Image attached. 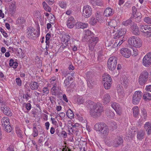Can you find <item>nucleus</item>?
I'll use <instances>...</instances> for the list:
<instances>
[{
	"mask_svg": "<svg viewBox=\"0 0 151 151\" xmlns=\"http://www.w3.org/2000/svg\"><path fill=\"white\" fill-rule=\"evenodd\" d=\"M9 65L10 66H13V68L15 69L17 67L18 63L16 61H14L13 59H11L10 60Z\"/></svg>",
	"mask_w": 151,
	"mask_h": 151,
	"instance_id": "35",
	"label": "nucleus"
},
{
	"mask_svg": "<svg viewBox=\"0 0 151 151\" xmlns=\"http://www.w3.org/2000/svg\"><path fill=\"white\" fill-rule=\"evenodd\" d=\"M128 43L131 45L138 48L140 47L142 44L139 38L134 36L129 38Z\"/></svg>",
	"mask_w": 151,
	"mask_h": 151,
	"instance_id": "4",
	"label": "nucleus"
},
{
	"mask_svg": "<svg viewBox=\"0 0 151 151\" xmlns=\"http://www.w3.org/2000/svg\"><path fill=\"white\" fill-rule=\"evenodd\" d=\"M110 126L113 130L116 129L117 128V124L114 121L111 122L110 123Z\"/></svg>",
	"mask_w": 151,
	"mask_h": 151,
	"instance_id": "50",
	"label": "nucleus"
},
{
	"mask_svg": "<svg viewBox=\"0 0 151 151\" xmlns=\"http://www.w3.org/2000/svg\"><path fill=\"white\" fill-rule=\"evenodd\" d=\"M1 105V109L3 111L4 113L6 115L9 116H11L12 115V113L11 110V109L6 105Z\"/></svg>",
	"mask_w": 151,
	"mask_h": 151,
	"instance_id": "13",
	"label": "nucleus"
},
{
	"mask_svg": "<svg viewBox=\"0 0 151 151\" xmlns=\"http://www.w3.org/2000/svg\"><path fill=\"white\" fill-rule=\"evenodd\" d=\"M0 31L2 33L4 37H7L8 35L7 33L2 28L0 27Z\"/></svg>",
	"mask_w": 151,
	"mask_h": 151,
	"instance_id": "62",
	"label": "nucleus"
},
{
	"mask_svg": "<svg viewBox=\"0 0 151 151\" xmlns=\"http://www.w3.org/2000/svg\"><path fill=\"white\" fill-rule=\"evenodd\" d=\"M146 57H144L142 60V64L145 66L148 67L151 64V60H149L148 59L146 58Z\"/></svg>",
	"mask_w": 151,
	"mask_h": 151,
	"instance_id": "32",
	"label": "nucleus"
},
{
	"mask_svg": "<svg viewBox=\"0 0 151 151\" xmlns=\"http://www.w3.org/2000/svg\"><path fill=\"white\" fill-rule=\"evenodd\" d=\"M66 115L68 118L72 119L74 117V115L73 111L70 109H68L66 112Z\"/></svg>",
	"mask_w": 151,
	"mask_h": 151,
	"instance_id": "44",
	"label": "nucleus"
},
{
	"mask_svg": "<svg viewBox=\"0 0 151 151\" xmlns=\"http://www.w3.org/2000/svg\"><path fill=\"white\" fill-rule=\"evenodd\" d=\"M39 85L37 82L34 81L33 83H31L30 86V88L32 90H37L39 87Z\"/></svg>",
	"mask_w": 151,
	"mask_h": 151,
	"instance_id": "37",
	"label": "nucleus"
},
{
	"mask_svg": "<svg viewBox=\"0 0 151 151\" xmlns=\"http://www.w3.org/2000/svg\"><path fill=\"white\" fill-rule=\"evenodd\" d=\"M99 40V37H97L91 36L89 42V49L92 50Z\"/></svg>",
	"mask_w": 151,
	"mask_h": 151,
	"instance_id": "10",
	"label": "nucleus"
},
{
	"mask_svg": "<svg viewBox=\"0 0 151 151\" xmlns=\"http://www.w3.org/2000/svg\"><path fill=\"white\" fill-rule=\"evenodd\" d=\"M120 52L123 57L126 58L129 57L131 55V51L127 48H122L120 50Z\"/></svg>",
	"mask_w": 151,
	"mask_h": 151,
	"instance_id": "17",
	"label": "nucleus"
},
{
	"mask_svg": "<svg viewBox=\"0 0 151 151\" xmlns=\"http://www.w3.org/2000/svg\"><path fill=\"white\" fill-rule=\"evenodd\" d=\"M1 122L2 127L6 125H9L10 124L9 119L7 117H3L1 119Z\"/></svg>",
	"mask_w": 151,
	"mask_h": 151,
	"instance_id": "28",
	"label": "nucleus"
},
{
	"mask_svg": "<svg viewBox=\"0 0 151 151\" xmlns=\"http://www.w3.org/2000/svg\"><path fill=\"white\" fill-rule=\"evenodd\" d=\"M42 91L43 94L42 95V96L47 95L49 93V91L48 87H43L42 89Z\"/></svg>",
	"mask_w": 151,
	"mask_h": 151,
	"instance_id": "52",
	"label": "nucleus"
},
{
	"mask_svg": "<svg viewBox=\"0 0 151 151\" xmlns=\"http://www.w3.org/2000/svg\"><path fill=\"white\" fill-rule=\"evenodd\" d=\"M132 22L133 23H134L132 22V18L130 17L127 20L122 22V24L125 26H127L130 25L132 23Z\"/></svg>",
	"mask_w": 151,
	"mask_h": 151,
	"instance_id": "41",
	"label": "nucleus"
},
{
	"mask_svg": "<svg viewBox=\"0 0 151 151\" xmlns=\"http://www.w3.org/2000/svg\"><path fill=\"white\" fill-rule=\"evenodd\" d=\"M56 77L54 76L50 79V83L52 86L56 85Z\"/></svg>",
	"mask_w": 151,
	"mask_h": 151,
	"instance_id": "53",
	"label": "nucleus"
},
{
	"mask_svg": "<svg viewBox=\"0 0 151 151\" xmlns=\"http://www.w3.org/2000/svg\"><path fill=\"white\" fill-rule=\"evenodd\" d=\"M86 106L89 110L91 115L93 117H96L101 114L103 111V106L100 102H94L89 100L87 101Z\"/></svg>",
	"mask_w": 151,
	"mask_h": 151,
	"instance_id": "1",
	"label": "nucleus"
},
{
	"mask_svg": "<svg viewBox=\"0 0 151 151\" xmlns=\"http://www.w3.org/2000/svg\"><path fill=\"white\" fill-rule=\"evenodd\" d=\"M69 79L68 77L66 78L64 80V84L65 87H68L69 86L70 84V82L69 81Z\"/></svg>",
	"mask_w": 151,
	"mask_h": 151,
	"instance_id": "55",
	"label": "nucleus"
},
{
	"mask_svg": "<svg viewBox=\"0 0 151 151\" xmlns=\"http://www.w3.org/2000/svg\"><path fill=\"white\" fill-rule=\"evenodd\" d=\"M28 91L29 92H27L26 94H24L23 95V98L24 99H25L27 101H28L29 98H31V96H30V90L28 89Z\"/></svg>",
	"mask_w": 151,
	"mask_h": 151,
	"instance_id": "49",
	"label": "nucleus"
},
{
	"mask_svg": "<svg viewBox=\"0 0 151 151\" xmlns=\"http://www.w3.org/2000/svg\"><path fill=\"white\" fill-rule=\"evenodd\" d=\"M94 129L97 131H99L104 136L107 135L109 132L108 126L103 122L96 124L94 125Z\"/></svg>",
	"mask_w": 151,
	"mask_h": 151,
	"instance_id": "2",
	"label": "nucleus"
},
{
	"mask_svg": "<svg viewBox=\"0 0 151 151\" xmlns=\"http://www.w3.org/2000/svg\"><path fill=\"white\" fill-rule=\"evenodd\" d=\"M36 127V125L34 124H33V132L32 135L34 137H37L38 134V132Z\"/></svg>",
	"mask_w": 151,
	"mask_h": 151,
	"instance_id": "36",
	"label": "nucleus"
},
{
	"mask_svg": "<svg viewBox=\"0 0 151 151\" xmlns=\"http://www.w3.org/2000/svg\"><path fill=\"white\" fill-rule=\"evenodd\" d=\"M92 12V9L90 6L88 5H85L83 7V15L85 18H88L91 15Z\"/></svg>",
	"mask_w": 151,
	"mask_h": 151,
	"instance_id": "9",
	"label": "nucleus"
},
{
	"mask_svg": "<svg viewBox=\"0 0 151 151\" xmlns=\"http://www.w3.org/2000/svg\"><path fill=\"white\" fill-rule=\"evenodd\" d=\"M26 21V19L24 17H19L17 19L16 21V24L21 26H24V24L25 23Z\"/></svg>",
	"mask_w": 151,
	"mask_h": 151,
	"instance_id": "24",
	"label": "nucleus"
},
{
	"mask_svg": "<svg viewBox=\"0 0 151 151\" xmlns=\"http://www.w3.org/2000/svg\"><path fill=\"white\" fill-rule=\"evenodd\" d=\"M148 77V73L146 70L143 71L139 78V82L141 86L143 85L147 81Z\"/></svg>",
	"mask_w": 151,
	"mask_h": 151,
	"instance_id": "7",
	"label": "nucleus"
},
{
	"mask_svg": "<svg viewBox=\"0 0 151 151\" xmlns=\"http://www.w3.org/2000/svg\"><path fill=\"white\" fill-rule=\"evenodd\" d=\"M87 85L88 87L89 88L91 89L93 87V83L92 80L88 81L87 82Z\"/></svg>",
	"mask_w": 151,
	"mask_h": 151,
	"instance_id": "59",
	"label": "nucleus"
},
{
	"mask_svg": "<svg viewBox=\"0 0 151 151\" xmlns=\"http://www.w3.org/2000/svg\"><path fill=\"white\" fill-rule=\"evenodd\" d=\"M148 28L151 29V25H141L140 26V31L144 34L146 32V30L148 29Z\"/></svg>",
	"mask_w": 151,
	"mask_h": 151,
	"instance_id": "29",
	"label": "nucleus"
},
{
	"mask_svg": "<svg viewBox=\"0 0 151 151\" xmlns=\"http://www.w3.org/2000/svg\"><path fill=\"white\" fill-rule=\"evenodd\" d=\"M60 6L63 9H65L66 8L67 4L65 2L63 1H60L59 3Z\"/></svg>",
	"mask_w": 151,
	"mask_h": 151,
	"instance_id": "54",
	"label": "nucleus"
},
{
	"mask_svg": "<svg viewBox=\"0 0 151 151\" xmlns=\"http://www.w3.org/2000/svg\"><path fill=\"white\" fill-rule=\"evenodd\" d=\"M142 117L145 119H146L147 118V114L146 110L143 108L141 109Z\"/></svg>",
	"mask_w": 151,
	"mask_h": 151,
	"instance_id": "45",
	"label": "nucleus"
},
{
	"mask_svg": "<svg viewBox=\"0 0 151 151\" xmlns=\"http://www.w3.org/2000/svg\"><path fill=\"white\" fill-rule=\"evenodd\" d=\"M142 96V93L140 91H135L132 97V103L134 104H138L140 102Z\"/></svg>",
	"mask_w": 151,
	"mask_h": 151,
	"instance_id": "8",
	"label": "nucleus"
},
{
	"mask_svg": "<svg viewBox=\"0 0 151 151\" xmlns=\"http://www.w3.org/2000/svg\"><path fill=\"white\" fill-rule=\"evenodd\" d=\"M133 111L134 116L135 117H137L139 114V109L137 106H134L133 108Z\"/></svg>",
	"mask_w": 151,
	"mask_h": 151,
	"instance_id": "34",
	"label": "nucleus"
},
{
	"mask_svg": "<svg viewBox=\"0 0 151 151\" xmlns=\"http://www.w3.org/2000/svg\"><path fill=\"white\" fill-rule=\"evenodd\" d=\"M42 5L43 6L44 9L45 10L49 12H51V9L50 7L48 6L47 4L45 1H44L42 3Z\"/></svg>",
	"mask_w": 151,
	"mask_h": 151,
	"instance_id": "46",
	"label": "nucleus"
},
{
	"mask_svg": "<svg viewBox=\"0 0 151 151\" xmlns=\"http://www.w3.org/2000/svg\"><path fill=\"white\" fill-rule=\"evenodd\" d=\"M98 60L99 62L102 61L105 58V57L103 53V51L102 50L99 51L98 52Z\"/></svg>",
	"mask_w": 151,
	"mask_h": 151,
	"instance_id": "27",
	"label": "nucleus"
},
{
	"mask_svg": "<svg viewBox=\"0 0 151 151\" xmlns=\"http://www.w3.org/2000/svg\"><path fill=\"white\" fill-rule=\"evenodd\" d=\"M68 44V43L66 44V43L62 42V45L60 47L63 49H64L66 48L69 47Z\"/></svg>",
	"mask_w": 151,
	"mask_h": 151,
	"instance_id": "63",
	"label": "nucleus"
},
{
	"mask_svg": "<svg viewBox=\"0 0 151 151\" xmlns=\"http://www.w3.org/2000/svg\"><path fill=\"white\" fill-rule=\"evenodd\" d=\"M16 134L18 137L21 138H23L22 131L19 128H17L16 129Z\"/></svg>",
	"mask_w": 151,
	"mask_h": 151,
	"instance_id": "48",
	"label": "nucleus"
},
{
	"mask_svg": "<svg viewBox=\"0 0 151 151\" xmlns=\"http://www.w3.org/2000/svg\"><path fill=\"white\" fill-rule=\"evenodd\" d=\"M137 9L135 6L132 7V17L134 18L137 16Z\"/></svg>",
	"mask_w": 151,
	"mask_h": 151,
	"instance_id": "43",
	"label": "nucleus"
},
{
	"mask_svg": "<svg viewBox=\"0 0 151 151\" xmlns=\"http://www.w3.org/2000/svg\"><path fill=\"white\" fill-rule=\"evenodd\" d=\"M103 77V83L104 88L106 89H109L111 87L112 81L110 76L108 74L105 73Z\"/></svg>",
	"mask_w": 151,
	"mask_h": 151,
	"instance_id": "5",
	"label": "nucleus"
},
{
	"mask_svg": "<svg viewBox=\"0 0 151 151\" xmlns=\"http://www.w3.org/2000/svg\"><path fill=\"white\" fill-rule=\"evenodd\" d=\"M128 80L127 78L125 77L124 78H122V80H121V83L125 87H126L128 85Z\"/></svg>",
	"mask_w": 151,
	"mask_h": 151,
	"instance_id": "42",
	"label": "nucleus"
},
{
	"mask_svg": "<svg viewBox=\"0 0 151 151\" xmlns=\"http://www.w3.org/2000/svg\"><path fill=\"white\" fill-rule=\"evenodd\" d=\"M144 34L147 37L151 36V29L148 28V29L146 30V32Z\"/></svg>",
	"mask_w": 151,
	"mask_h": 151,
	"instance_id": "58",
	"label": "nucleus"
},
{
	"mask_svg": "<svg viewBox=\"0 0 151 151\" xmlns=\"http://www.w3.org/2000/svg\"><path fill=\"white\" fill-rule=\"evenodd\" d=\"M85 35L84 37L86 38H88L90 37L91 38V36L93 35V34L91 33V32L89 30H85Z\"/></svg>",
	"mask_w": 151,
	"mask_h": 151,
	"instance_id": "40",
	"label": "nucleus"
},
{
	"mask_svg": "<svg viewBox=\"0 0 151 151\" xmlns=\"http://www.w3.org/2000/svg\"><path fill=\"white\" fill-rule=\"evenodd\" d=\"M104 4V2L102 0H96L92 5L93 6H101L103 5Z\"/></svg>",
	"mask_w": 151,
	"mask_h": 151,
	"instance_id": "39",
	"label": "nucleus"
},
{
	"mask_svg": "<svg viewBox=\"0 0 151 151\" xmlns=\"http://www.w3.org/2000/svg\"><path fill=\"white\" fill-rule=\"evenodd\" d=\"M111 107L115 110L117 114L121 115V107L120 105L117 103L113 102L111 104Z\"/></svg>",
	"mask_w": 151,
	"mask_h": 151,
	"instance_id": "15",
	"label": "nucleus"
},
{
	"mask_svg": "<svg viewBox=\"0 0 151 151\" xmlns=\"http://www.w3.org/2000/svg\"><path fill=\"white\" fill-rule=\"evenodd\" d=\"M114 22L115 23V21H112L109 22H108L107 23H106V24L111 28H115V26L114 25H113V24Z\"/></svg>",
	"mask_w": 151,
	"mask_h": 151,
	"instance_id": "61",
	"label": "nucleus"
},
{
	"mask_svg": "<svg viewBox=\"0 0 151 151\" xmlns=\"http://www.w3.org/2000/svg\"><path fill=\"white\" fill-rule=\"evenodd\" d=\"M106 114L110 118H113L115 116L114 113L109 109H107L106 110Z\"/></svg>",
	"mask_w": 151,
	"mask_h": 151,
	"instance_id": "31",
	"label": "nucleus"
},
{
	"mask_svg": "<svg viewBox=\"0 0 151 151\" xmlns=\"http://www.w3.org/2000/svg\"><path fill=\"white\" fill-rule=\"evenodd\" d=\"M57 85L52 86L50 91L51 94L52 95L56 96L58 94H60V91L61 88L59 86H57Z\"/></svg>",
	"mask_w": 151,
	"mask_h": 151,
	"instance_id": "16",
	"label": "nucleus"
},
{
	"mask_svg": "<svg viewBox=\"0 0 151 151\" xmlns=\"http://www.w3.org/2000/svg\"><path fill=\"white\" fill-rule=\"evenodd\" d=\"M110 96L108 93L105 94L103 97L102 101L104 104H106L110 102Z\"/></svg>",
	"mask_w": 151,
	"mask_h": 151,
	"instance_id": "25",
	"label": "nucleus"
},
{
	"mask_svg": "<svg viewBox=\"0 0 151 151\" xmlns=\"http://www.w3.org/2000/svg\"><path fill=\"white\" fill-rule=\"evenodd\" d=\"M143 98L145 101H150L151 100V94L148 92H145L143 95Z\"/></svg>",
	"mask_w": 151,
	"mask_h": 151,
	"instance_id": "30",
	"label": "nucleus"
},
{
	"mask_svg": "<svg viewBox=\"0 0 151 151\" xmlns=\"http://www.w3.org/2000/svg\"><path fill=\"white\" fill-rule=\"evenodd\" d=\"M127 29L125 28H122L118 30L117 34L114 35V38L116 39L125 35Z\"/></svg>",
	"mask_w": 151,
	"mask_h": 151,
	"instance_id": "14",
	"label": "nucleus"
},
{
	"mask_svg": "<svg viewBox=\"0 0 151 151\" xmlns=\"http://www.w3.org/2000/svg\"><path fill=\"white\" fill-rule=\"evenodd\" d=\"M123 140L122 138L120 137H117L114 141L113 145L114 147H117L122 144Z\"/></svg>",
	"mask_w": 151,
	"mask_h": 151,
	"instance_id": "22",
	"label": "nucleus"
},
{
	"mask_svg": "<svg viewBox=\"0 0 151 151\" xmlns=\"http://www.w3.org/2000/svg\"><path fill=\"white\" fill-rule=\"evenodd\" d=\"M76 21L72 16H69L68 18L66 25L67 27L70 29L73 28L75 25Z\"/></svg>",
	"mask_w": 151,
	"mask_h": 151,
	"instance_id": "12",
	"label": "nucleus"
},
{
	"mask_svg": "<svg viewBox=\"0 0 151 151\" xmlns=\"http://www.w3.org/2000/svg\"><path fill=\"white\" fill-rule=\"evenodd\" d=\"M69 132L71 134H74L77 135L79 131V124H72V127H69Z\"/></svg>",
	"mask_w": 151,
	"mask_h": 151,
	"instance_id": "11",
	"label": "nucleus"
},
{
	"mask_svg": "<svg viewBox=\"0 0 151 151\" xmlns=\"http://www.w3.org/2000/svg\"><path fill=\"white\" fill-rule=\"evenodd\" d=\"M75 102L78 104H82L84 102V99L81 96H78L75 99Z\"/></svg>",
	"mask_w": 151,
	"mask_h": 151,
	"instance_id": "33",
	"label": "nucleus"
},
{
	"mask_svg": "<svg viewBox=\"0 0 151 151\" xmlns=\"http://www.w3.org/2000/svg\"><path fill=\"white\" fill-rule=\"evenodd\" d=\"M2 127L4 130L8 132H10L12 129V128L10 124Z\"/></svg>",
	"mask_w": 151,
	"mask_h": 151,
	"instance_id": "47",
	"label": "nucleus"
},
{
	"mask_svg": "<svg viewBox=\"0 0 151 151\" xmlns=\"http://www.w3.org/2000/svg\"><path fill=\"white\" fill-rule=\"evenodd\" d=\"M15 3L12 2L10 3L8 8V12L10 14H13L15 12L16 9Z\"/></svg>",
	"mask_w": 151,
	"mask_h": 151,
	"instance_id": "19",
	"label": "nucleus"
},
{
	"mask_svg": "<svg viewBox=\"0 0 151 151\" xmlns=\"http://www.w3.org/2000/svg\"><path fill=\"white\" fill-rule=\"evenodd\" d=\"M74 83L73 82H72L71 83L69 86L67 87L66 90L67 92L69 93H71L73 91L72 89L73 88Z\"/></svg>",
	"mask_w": 151,
	"mask_h": 151,
	"instance_id": "51",
	"label": "nucleus"
},
{
	"mask_svg": "<svg viewBox=\"0 0 151 151\" xmlns=\"http://www.w3.org/2000/svg\"><path fill=\"white\" fill-rule=\"evenodd\" d=\"M132 33L136 35H139L140 32L137 25L134 23L132 25L131 27Z\"/></svg>",
	"mask_w": 151,
	"mask_h": 151,
	"instance_id": "18",
	"label": "nucleus"
},
{
	"mask_svg": "<svg viewBox=\"0 0 151 151\" xmlns=\"http://www.w3.org/2000/svg\"><path fill=\"white\" fill-rule=\"evenodd\" d=\"M76 25L78 28H84L87 27L88 26V24L80 22H77Z\"/></svg>",
	"mask_w": 151,
	"mask_h": 151,
	"instance_id": "38",
	"label": "nucleus"
},
{
	"mask_svg": "<svg viewBox=\"0 0 151 151\" xmlns=\"http://www.w3.org/2000/svg\"><path fill=\"white\" fill-rule=\"evenodd\" d=\"M145 132L142 130H139L137 132V138L140 140H142L145 138Z\"/></svg>",
	"mask_w": 151,
	"mask_h": 151,
	"instance_id": "26",
	"label": "nucleus"
},
{
	"mask_svg": "<svg viewBox=\"0 0 151 151\" xmlns=\"http://www.w3.org/2000/svg\"><path fill=\"white\" fill-rule=\"evenodd\" d=\"M144 21L147 24H151V17H145L144 19Z\"/></svg>",
	"mask_w": 151,
	"mask_h": 151,
	"instance_id": "56",
	"label": "nucleus"
},
{
	"mask_svg": "<svg viewBox=\"0 0 151 151\" xmlns=\"http://www.w3.org/2000/svg\"><path fill=\"white\" fill-rule=\"evenodd\" d=\"M117 58L115 56H112L109 59L108 61V67L111 70H114L116 66Z\"/></svg>",
	"mask_w": 151,
	"mask_h": 151,
	"instance_id": "6",
	"label": "nucleus"
},
{
	"mask_svg": "<svg viewBox=\"0 0 151 151\" xmlns=\"http://www.w3.org/2000/svg\"><path fill=\"white\" fill-rule=\"evenodd\" d=\"M8 151H14V146L12 145H10L6 149Z\"/></svg>",
	"mask_w": 151,
	"mask_h": 151,
	"instance_id": "64",
	"label": "nucleus"
},
{
	"mask_svg": "<svg viewBox=\"0 0 151 151\" xmlns=\"http://www.w3.org/2000/svg\"><path fill=\"white\" fill-rule=\"evenodd\" d=\"M114 13V10L110 7L106 8L104 11V15L106 17L112 16Z\"/></svg>",
	"mask_w": 151,
	"mask_h": 151,
	"instance_id": "21",
	"label": "nucleus"
},
{
	"mask_svg": "<svg viewBox=\"0 0 151 151\" xmlns=\"http://www.w3.org/2000/svg\"><path fill=\"white\" fill-rule=\"evenodd\" d=\"M98 21V20L97 19L93 18L91 19L90 23L92 25H94L97 23Z\"/></svg>",
	"mask_w": 151,
	"mask_h": 151,
	"instance_id": "57",
	"label": "nucleus"
},
{
	"mask_svg": "<svg viewBox=\"0 0 151 151\" xmlns=\"http://www.w3.org/2000/svg\"><path fill=\"white\" fill-rule=\"evenodd\" d=\"M16 81L17 85L19 86H22V81L20 78H17L16 79Z\"/></svg>",
	"mask_w": 151,
	"mask_h": 151,
	"instance_id": "60",
	"label": "nucleus"
},
{
	"mask_svg": "<svg viewBox=\"0 0 151 151\" xmlns=\"http://www.w3.org/2000/svg\"><path fill=\"white\" fill-rule=\"evenodd\" d=\"M71 34H65L63 35L61 38V42H62L66 43V44H69V42L71 37Z\"/></svg>",
	"mask_w": 151,
	"mask_h": 151,
	"instance_id": "20",
	"label": "nucleus"
},
{
	"mask_svg": "<svg viewBox=\"0 0 151 151\" xmlns=\"http://www.w3.org/2000/svg\"><path fill=\"white\" fill-rule=\"evenodd\" d=\"M145 129L148 135L151 134V123L150 122L145 123L144 125Z\"/></svg>",
	"mask_w": 151,
	"mask_h": 151,
	"instance_id": "23",
	"label": "nucleus"
},
{
	"mask_svg": "<svg viewBox=\"0 0 151 151\" xmlns=\"http://www.w3.org/2000/svg\"><path fill=\"white\" fill-rule=\"evenodd\" d=\"M27 36L29 38L35 40L40 35V30L37 31L32 27H29L27 28Z\"/></svg>",
	"mask_w": 151,
	"mask_h": 151,
	"instance_id": "3",
	"label": "nucleus"
}]
</instances>
